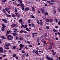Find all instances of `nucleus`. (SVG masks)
Returning <instances> with one entry per match:
<instances>
[{
	"mask_svg": "<svg viewBox=\"0 0 60 60\" xmlns=\"http://www.w3.org/2000/svg\"><path fill=\"white\" fill-rule=\"evenodd\" d=\"M13 34L14 35H15V36H16V35H17V34H16V33H13Z\"/></svg>",
	"mask_w": 60,
	"mask_h": 60,
	"instance_id": "ddd939ff",
	"label": "nucleus"
},
{
	"mask_svg": "<svg viewBox=\"0 0 60 60\" xmlns=\"http://www.w3.org/2000/svg\"><path fill=\"white\" fill-rule=\"evenodd\" d=\"M46 28L47 29H49V26H47L46 27Z\"/></svg>",
	"mask_w": 60,
	"mask_h": 60,
	"instance_id": "603ef678",
	"label": "nucleus"
},
{
	"mask_svg": "<svg viewBox=\"0 0 60 60\" xmlns=\"http://www.w3.org/2000/svg\"><path fill=\"white\" fill-rule=\"evenodd\" d=\"M25 56H29V55H28L27 54H25Z\"/></svg>",
	"mask_w": 60,
	"mask_h": 60,
	"instance_id": "c03bdc74",
	"label": "nucleus"
},
{
	"mask_svg": "<svg viewBox=\"0 0 60 60\" xmlns=\"http://www.w3.org/2000/svg\"><path fill=\"white\" fill-rule=\"evenodd\" d=\"M17 56V55L16 54H14L13 55V57H15Z\"/></svg>",
	"mask_w": 60,
	"mask_h": 60,
	"instance_id": "f3484780",
	"label": "nucleus"
},
{
	"mask_svg": "<svg viewBox=\"0 0 60 60\" xmlns=\"http://www.w3.org/2000/svg\"><path fill=\"white\" fill-rule=\"evenodd\" d=\"M20 40H21V41L23 40V38H21L20 39Z\"/></svg>",
	"mask_w": 60,
	"mask_h": 60,
	"instance_id": "052dcab7",
	"label": "nucleus"
},
{
	"mask_svg": "<svg viewBox=\"0 0 60 60\" xmlns=\"http://www.w3.org/2000/svg\"><path fill=\"white\" fill-rule=\"evenodd\" d=\"M57 34H58V35H59V36H60V33H59V32H57Z\"/></svg>",
	"mask_w": 60,
	"mask_h": 60,
	"instance_id": "3c124183",
	"label": "nucleus"
},
{
	"mask_svg": "<svg viewBox=\"0 0 60 60\" xmlns=\"http://www.w3.org/2000/svg\"><path fill=\"white\" fill-rule=\"evenodd\" d=\"M58 11L59 12H60V9H58Z\"/></svg>",
	"mask_w": 60,
	"mask_h": 60,
	"instance_id": "5fc2aeb1",
	"label": "nucleus"
},
{
	"mask_svg": "<svg viewBox=\"0 0 60 60\" xmlns=\"http://www.w3.org/2000/svg\"><path fill=\"white\" fill-rule=\"evenodd\" d=\"M7 1V0H4L3 1H2V3H3V2H6Z\"/></svg>",
	"mask_w": 60,
	"mask_h": 60,
	"instance_id": "f704fd0d",
	"label": "nucleus"
},
{
	"mask_svg": "<svg viewBox=\"0 0 60 60\" xmlns=\"http://www.w3.org/2000/svg\"><path fill=\"white\" fill-rule=\"evenodd\" d=\"M35 53L36 54H37L38 55V51H36Z\"/></svg>",
	"mask_w": 60,
	"mask_h": 60,
	"instance_id": "dca6fc26",
	"label": "nucleus"
},
{
	"mask_svg": "<svg viewBox=\"0 0 60 60\" xmlns=\"http://www.w3.org/2000/svg\"><path fill=\"white\" fill-rule=\"evenodd\" d=\"M2 39H6V38H5V37H4L2 36Z\"/></svg>",
	"mask_w": 60,
	"mask_h": 60,
	"instance_id": "aec40b11",
	"label": "nucleus"
},
{
	"mask_svg": "<svg viewBox=\"0 0 60 60\" xmlns=\"http://www.w3.org/2000/svg\"><path fill=\"white\" fill-rule=\"evenodd\" d=\"M22 52L23 53H25V51H24L23 50L22 51Z\"/></svg>",
	"mask_w": 60,
	"mask_h": 60,
	"instance_id": "6e6d98bb",
	"label": "nucleus"
},
{
	"mask_svg": "<svg viewBox=\"0 0 60 60\" xmlns=\"http://www.w3.org/2000/svg\"><path fill=\"white\" fill-rule=\"evenodd\" d=\"M16 17L17 18H18L19 17V15L18 14L16 15Z\"/></svg>",
	"mask_w": 60,
	"mask_h": 60,
	"instance_id": "c9c22d12",
	"label": "nucleus"
},
{
	"mask_svg": "<svg viewBox=\"0 0 60 60\" xmlns=\"http://www.w3.org/2000/svg\"><path fill=\"white\" fill-rule=\"evenodd\" d=\"M51 52H54V50H52L51 51Z\"/></svg>",
	"mask_w": 60,
	"mask_h": 60,
	"instance_id": "0e129e2a",
	"label": "nucleus"
},
{
	"mask_svg": "<svg viewBox=\"0 0 60 60\" xmlns=\"http://www.w3.org/2000/svg\"><path fill=\"white\" fill-rule=\"evenodd\" d=\"M15 12H17V11H17V10L16 9V8H15Z\"/></svg>",
	"mask_w": 60,
	"mask_h": 60,
	"instance_id": "e433bc0d",
	"label": "nucleus"
},
{
	"mask_svg": "<svg viewBox=\"0 0 60 60\" xmlns=\"http://www.w3.org/2000/svg\"><path fill=\"white\" fill-rule=\"evenodd\" d=\"M49 22H52L53 21V19H49Z\"/></svg>",
	"mask_w": 60,
	"mask_h": 60,
	"instance_id": "423d86ee",
	"label": "nucleus"
},
{
	"mask_svg": "<svg viewBox=\"0 0 60 60\" xmlns=\"http://www.w3.org/2000/svg\"><path fill=\"white\" fill-rule=\"evenodd\" d=\"M44 43L45 44H47V43H46V41H44Z\"/></svg>",
	"mask_w": 60,
	"mask_h": 60,
	"instance_id": "bf43d9fd",
	"label": "nucleus"
},
{
	"mask_svg": "<svg viewBox=\"0 0 60 60\" xmlns=\"http://www.w3.org/2000/svg\"><path fill=\"white\" fill-rule=\"evenodd\" d=\"M21 7H24V4L22 3L21 4Z\"/></svg>",
	"mask_w": 60,
	"mask_h": 60,
	"instance_id": "5701e85b",
	"label": "nucleus"
},
{
	"mask_svg": "<svg viewBox=\"0 0 60 60\" xmlns=\"http://www.w3.org/2000/svg\"><path fill=\"white\" fill-rule=\"evenodd\" d=\"M5 45L6 47H8L9 46V45L7 44H6Z\"/></svg>",
	"mask_w": 60,
	"mask_h": 60,
	"instance_id": "412c9836",
	"label": "nucleus"
},
{
	"mask_svg": "<svg viewBox=\"0 0 60 60\" xmlns=\"http://www.w3.org/2000/svg\"><path fill=\"white\" fill-rule=\"evenodd\" d=\"M26 27H27V25H26L24 26V28H26Z\"/></svg>",
	"mask_w": 60,
	"mask_h": 60,
	"instance_id": "a19ab883",
	"label": "nucleus"
},
{
	"mask_svg": "<svg viewBox=\"0 0 60 60\" xmlns=\"http://www.w3.org/2000/svg\"><path fill=\"white\" fill-rule=\"evenodd\" d=\"M22 57H25V55H22Z\"/></svg>",
	"mask_w": 60,
	"mask_h": 60,
	"instance_id": "09e8293b",
	"label": "nucleus"
},
{
	"mask_svg": "<svg viewBox=\"0 0 60 60\" xmlns=\"http://www.w3.org/2000/svg\"><path fill=\"white\" fill-rule=\"evenodd\" d=\"M19 46H20V49H19V50H21L23 48V47H24V45L21 44L19 45Z\"/></svg>",
	"mask_w": 60,
	"mask_h": 60,
	"instance_id": "f257e3e1",
	"label": "nucleus"
},
{
	"mask_svg": "<svg viewBox=\"0 0 60 60\" xmlns=\"http://www.w3.org/2000/svg\"><path fill=\"white\" fill-rule=\"evenodd\" d=\"M45 21L46 22H49V19H46Z\"/></svg>",
	"mask_w": 60,
	"mask_h": 60,
	"instance_id": "f8f14e48",
	"label": "nucleus"
},
{
	"mask_svg": "<svg viewBox=\"0 0 60 60\" xmlns=\"http://www.w3.org/2000/svg\"><path fill=\"white\" fill-rule=\"evenodd\" d=\"M26 43H27L30 44V42L29 41H27L26 42Z\"/></svg>",
	"mask_w": 60,
	"mask_h": 60,
	"instance_id": "a18cd8bd",
	"label": "nucleus"
},
{
	"mask_svg": "<svg viewBox=\"0 0 60 60\" xmlns=\"http://www.w3.org/2000/svg\"><path fill=\"white\" fill-rule=\"evenodd\" d=\"M7 33L8 34H10V32H9L8 31L7 32Z\"/></svg>",
	"mask_w": 60,
	"mask_h": 60,
	"instance_id": "c85d7f7f",
	"label": "nucleus"
},
{
	"mask_svg": "<svg viewBox=\"0 0 60 60\" xmlns=\"http://www.w3.org/2000/svg\"><path fill=\"white\" fill-rule=\"evenodd\" d=\"M6 49H9V48L8 47H7L6 48Z\"/></svg>",
	"mask_w": 60,
	"mask_h": 60,
	"instance_id": "774afa93",
	"label": "nucleus"
},
{
	"mask_svg": "<svg viewBox=\"0 0 60 60\" xmlns=\"http://www.w3.org/2000/svg\"><path fill=\"white\" fill-rule=\"evenodd\" d=\"M46 57L47 58V59H48V60H50V59H50V58L49 57Z\"/></svg>",
	"mask_w": 60,
	"mask_h": 60,
	"instance_id": "9d476101",
	"label": "nucleus"
},
{
	"mask_svg": "<svg viewBox=\"0 0 60 60\" xmlns=\"http://www.w3.org/2000/svg\"><path fill=\"white\" fill-rule=\"evenodd\" d=\"M23 31L22 30H21L20 31V34H22V33H23Z\"/></svg>",
	"mask_w": 60,
	"mask_h": 60,
	"instance_id": "b1692460",
	"label": "nucleus"
},
{
	"mask_svg": "<svg viewBox=\"0 0 60 60\" xmlns=\"http://www.w3.org/2000/svg\"><path fill=\"white\" fill-rule=\"evenodd\" d=\"M7 40H11V38L9 37H7Z\"/></svg>",
	"mask_w": 60,
	"mask_h": 60,
	"instance_id": "9b49d317",
	"label": "nucleus"
},
{
	"mask_svg": "<svg viewBox=\"0 0 60 60\" xmlns=\"http://www.w3.org/2000/svg\"><path fill=\"white\" fill-rule=\"evenodd\" d=\"M4 23H6L7 22V20H5L4 21Z\"/></svg>",
	"mask_w": 60,
	"mask_h": 60,
	"instance_id": "37998d69",
	"label": "nucleus"
},
{
	"mask_svg": "<svg viewBox=\"0 0 60 60\" xmlns=\"http://www.w3.org/2000/svg\"><path fill=\"white\" fill-rule=\"evenodd\" d=\"M26 29V31H28V32H29L30 31V30L28 28H27Z\"/></svg>",
	"mask_w": 60,
	"mask_h": 60,
	"instance_id": "6e6552de",
	"label": "nucleus"
},
{
	"mask_svg": "<svg viewBox=\"0 0 60 60\" xmlns=\"http://www.w3.org/2000/svg\"><path fill=\"white\" fill-rule=\"evenodd\" d=\"M53 32H57V30L55 29H53L52 30Z\"/></svg>",
	"mask_w": 60,
	"mask_h": 60,
	"instance_id": "2eb2a0df",
	"label": "nucleus"
},
{
	"mask_svg": "<svg viewBox=\"0 0 60 60\" xmlns=\"http://www.w3.org/2000/svg\"><path fill=\"white\" fill-rule=\"evenodd\" d=\"M17 30H18V29H14L13 30L15 31H17Z\"/></svg>",
	"mask_w": 60,
	"mask_h": 60,
	"instance_id": "cd10ccee",
	"label": "nucleus"
},
{
	"mask_svg": "<svg viewBox=\"0 0 60 60\" xmlns=\"http://www.w3.org/2000/svg\"><path fill=\"white\" fill-rule=\"evenodd\" d=\"M28 23H30V21H31V20H30V19H29L28 20Z\"/></svg>",
	"mask_w": 60,
	"mask_h": 60,
	"instance_id": "49530a36",
	"label": "nucleus"
},
{
	"mask_svg": "<svg viewBox=\"0 0 60 60\" xmlns=\"http://www.w3.org/2000/svg\"><path fill=\"white\" fill-rule=\"evenodd\" d=\"M32 10L34 11H35V9H34V8L33 7H32Z\"/></svg>",
	"mask_w": 60,
	"mask_h": 60,
	"instance_id": "0eeeda50",
	"label": "nucleus"
},
{
	"mask_svg": "<svg viewBox=\"0 0 60 60\" xmlns=\"http://www.w3.org/2000/svg\"><path fill=\"white\" fill-rule=\"evenodd\" d=\"M1 30L2 31H3V32H4V29L2 28L1 29Z\"/></svg>",
	"mask_w": 60,
	"mask_h": 60,
	"instance_id": "de8ad7c7",
	"label": "nucleus"
},
{
	"mask_svg": "<svg viewBox=\"0 0 60 60\" xmlns=\"http://www.w3.org/2000/svg\"><path fill=\"white\" fill-rule=\"evenodd\" d=\"M12 17H15V15H12Z\"/></svg>",
	"mask_w": 60,
	"mask_h": 60,
	"instance_id": "79ce46f5",
	"label": "nucleus"
},
{
	"mask_svg": "<svg viewBox=\"0 0 60 60\" xmlns=\"http://www.w3.org/2000/svg\"><path fill=\"white\" fill-rule=\"evenodd\" d=\"M3 11L4 13H6V12L5 11V10L4 9H3Z\"/></svg>",
	"mask_w": 60,
	"mask_h": 60,
	"instance_id": "1a4fd4ad",
	"label": "nucleus"
},
{
	"mask_svg": "<svg viewBox=\"0 0 60 60\" xmlns=\"http://www.w3.org/2000/svg\"><path fill=\"white\" fill-rule=\"evenodd\" d=\"M19 22H22V19H21L19 20Z\"/></svg>",
	"mask_w": 60,
	"mask_h": 60,
	"instance_id": "4468645a",
	"label": "nucleus"
},
{
	"mask_svg": "<svg viewBox=\"0 0 60 60\" xmlns=\"http://www.w3.org/2000/svg\"><path fill=\"white\" fill-rule=\"evenodd\" d=\"M16 26V24H13L11 25V26L12 27H15V26Z\"/></svg>",
	"mask_w": 60,
	"mask_h": 60,
	"instance_id": "7ed1b4c3",
	"label": "nucleus"
},
{
	"mask_svg": "<svg viewBox=\"0 0 60 60\" xmlns=\"http://www.w3.org/2000/svg\"><path fill=\"white\" fill-rule=\"evenodd\" d=\"M23 33H27V32L25 30L23 31Z\"/></svg>",
	"mask_w": 60,
	"mask_h": 60,
	"instance_id": "72a5a7b5",
	"label": "nucleus"
},
{
	"mask_svg": "<svg viewBox=\"0 0 60 60\" xmlns=\"http://www.w3.org/2000/svg\"><path fill=\"white\" fill-rule=\"evenodd\" d=\"M45 15H48V12H46L45 13Z\"/></svg>",
	"mask_w": 60,
	"mask_h": 60,
	"instance_id": "ea45409f",
	"label": "nucleus"
},
{
	"mask_svg": "<svg viewBox=\"0 0 60 60\" xmlns=\"http://www.w3.org/2000/svg\"><path fill=\"white\" fill-rule=\"evenodd\" d=\"M40 10H41V11H42V13H44V9L43 8H41L40 9Z\"/></svg>",
	"mask_w": 60,
	"mask_h": 60,
	"instance_id": "f03ea898",
	"label": "nucleus"
},
{
	"mask_svg": "<svg viewBox=\"0 0 60 60\" xmlns=\"http://www.w3.org/2000/svg\"><path fill=\"white\" fill-rule=\"evenodd\" d=\"M58 25H60V22H59L58 23Z\"/></svg>",
	"mask_w": 60,
	"mask_h": 60,
	"instance_id": "e2e57ef3",
	"label": "nucleus"
},
{
	"mask_svg": "<svg viewBox=\"0 0 60 60\" xmlns=\"http://www.w3.org/2000/svg\"><path fill=\"white\" fill-rule=\"evenodd\" d=\"M8 37H11V35H8Z\"/></svg>",
	"mask_w": 60,
	"mask_h": 60,
	"instance_id": "4d7b16f0",
	"label": "nucleus"
},
{
	"mask_svg": "<svg viewBox=\"0 0 60 60\" xmlns=\"http://www.w3.org/2000/svg\"><path fill=\"white\" fill-rule=\"evenodd\" d=\"M16 40H19V37H18L16 36Z\"/></svg>",
	"mask_w": 60,
	"mask_h": 60,
	"instance_id": "c756f323",
	"label": "nucleus"
},
{
	"mask_svg": "<svg viewBox=\"0 0 60 60\" xmlns=\"http://www.w3.org/2000/svg\"><path fill=\"white\" fill-rule=\"evenodd\" d=\"M47 33H45L44 34V37H46L47 36Z\"/></svg>",
	"mask_w": 60,
	"mask_h": 60,
	"instance_id": "39448f33",
	"label": "nucleus"
},
{
	"mask_svg": "<svg viewBox=\"0 0 60 60\" xmlns=\"http://www.w3.org/2000/svg\"><path fill=\"white\" fill-rule=\"evenodd\" d=\"M51 1L52 2H55V1L53 0H51Z\"/></svg>",
	"mask_w": 60,
	"mask_h": 60,
	"instance_id": "864d4df0",
	"label": "nucleus"
},
{
	"mask_svg": "<svg viewBox=\"0 0 60 60\" xmlns=\"http://www.w3.org/2000/svg\"><path fill=\"white\" fill-rule=\"evenodd\" d=\"M2 26L3 27V28L4 29L6 27V26H5V25H4V24H3Z\"/></svg>",
	"mask_w": 60,
	"mask_h": 60,
	"instance_id": "20e7f679",
	"label": "nucleus"
},
{
	"mask_svg": "<svg viewBox=\"0 0 60 60\" xmlns=\"http://www.w3.org/2000/svg\"><path fill=\"white\" fill-rule=\"evenodd\" d=\"M22 10H24V7H22Z\"/></svg>",
	"mask_w": 60,
	"mask_h": 60,
	"instance_id": "4c0bfd02",
	"label": "nucleus"
},
{
	"mask_svg": "<svg viewBox=\"0 0 60 60\" xmlns=\"http://www.w3.org/2000/svg\"><path fill=\"white\" fill-rule=\"evenodd\" d=\"M55 20L56 21V22H57V21H58L57 19H55Z\"/></svg>",
	"mask_w": 60,
	"mask_h": 60,
	"instance_id": "338daca9",
	"label": "nucleus"
},
{
	"mask_svg": "<svg viewBox=\"0 0 60 60\" xmlns=\"http://www.w3.org/2000/svg\"><path fill=\"white\" fill-rule=\"evenodd\" d=\"M31 18H34V19L35 18V17L34 16V15H31Z\"/></svg>",
	"mask_w": 60,
	"mask_h": 60,
	"instance_id": "a211bd4d",
	"label": "nucleus"
},
{
	"mask_svg": "<svg viewBox=\"0 0 60 60\" xmlns=\"http://www.w3.org/2000/svg\"><path fill=\"white\" fill-rule=\"evenodd\" d=\"M6 20V19H2V21H5Z\"/></svg>",
	"mask_w": 60,
	"mask_h": 60,
	"instance_id": "7c9ffc66",
	"label": "nucleus"
},
{
	"mask_svg": "<svg viewBox=\"0 0 60 60\" xmlns=\"http://www.w3.org/2000/svg\"><path fill=\"white\" fill-rule=\"evenodd\" d=\"M3 48L1 47H0V50H3Z\"/></svg>",
	"mask_w": 60,
	"mask_h": 60,
	"instance_id": "473e14b6",
	"label": "nucleus"
},
{
	"mask_svg": "<svg viewBox=\"0 0 60 60\" xmlns=\"http://www.w3.org/2000/svg\"><path fill=\"white\" fill-rule=\"evenodd\" d=\"M39 24H40V25H42V22H40V23H39Z\"/></svg>",
	"mask_w": 60,
	"mask_h": 60,
	"instance_id": "2f4dec72",
	"label": "nucleus"
},
{
	"mask_svg": "<svg viewBox=\"0 0 60 60\" xmlns=\"http://www.w3.org/2000/svg\"><path fill=\"white\" fill-rule=\"evenodd\" d=\"M32 26V27H34V23H32L31 24Z\"/></svg>",
	"mask_w": 60,
	"mask_h": 60,
	"instance_id": "4be33fe9",
	"label": "nucleus"
},
{
	"mask_svg": "<svg viewBox=\"0 0 60 60\" xmlns=\"http://www.w3.org/2000/svg\"><path fill=\"white\" fill-rule=\"evenodd\" d=\"M7 17H8V18H9V17H11V15H7Z\"/></svg>",
	"mask_w": 60,
	"mask_h": 60,
	"instance_id": "393cba45",
	"label": "nucleus"
},
{
	"mask_svg": "<svg viewBox=\"0 0 60 60\" xmlns=\"http://www.w3.org/2000/svg\"><path fill=\"white\" fill-rule=\"evenodd\" d=\"M55 27H56V28H58V26H55Z\"/></svg>",
	"mask_w": 60,
	"mask_h": 60,
	"instance_id": "680f3d73",
	"label": "nucleus"
},
{
	"mask_svg": "<svg viewBox=\"0 0 60 60\" xmlns=\"http://www.w3.org/2000/svg\"><path fill=\"white\" fill-rule=\"evenodd\" d=\"M36 20L38 23L39 24H40V22H39L38 20V19H37Z\"/></svg>",
	"mask_w": 60,
	"mask_h": 60,
	"instance_id": "bb28decb",
	"label": "nucleus"
},
{
	"mask_svg": "<svg viewBox=\"0 0 60 60\" xmlns=\"http://www.w3.org/2000/svg\"><path fill=\"white\" fill-rule=\"evenodd\" d=\"M16 48V46H13L12 48V49H15Z\"/></svg>",
	"mask_w": 60,
	"mask_h": 60,
	"instance_id": "a878e982",
	"label": "nucleus"
},
{
	"mask_svg": "<svg viewBox=\"0 0 60 60\" xmlns=\"http://www.w3.org/2000/svg\"><path fill=\"white\" fill-rule=\"evenodd\" d=\"M37 41L38 42H39V38H38L37 40Z\"/></svg>",
	"mask_w": 60,
	"mask_h": 60,
	"instance_id": "8fccbe9b",
	"label": "nucleus"
},
{
	"mask_svg": "<svg viewBox=\"0 0 60 60\" xmlns=\"http://www.w3.org/2000/svg\"><path fill=\"white\" fill-rule=\"evenodd\" d=\"M26 8L27 10H29V8L28 7Z\"/></svg>",
	"mask_w": 60,
	"mask_h": 60,
	"instance_id": "58836bf2",
	"label": "nucleus"
},
{
	"mask_svg": "<svg viewBox=\"0 0 60 60\" xmlns=\"http://www.w3.org/2000/svg\"><path fill=\"white\" fill-rule=\"evenodd\" d=\"M20 2V4H22V0Z\"/></svg>",
	"mask_w": 60,
	"mask_h": 60,
	"instance_id": "13d9d810",
	"label": "nucleus"
},
{
	"mask_svg": "<svg viewBox=\"0 0 60 60\" xmlns=\"http://www.w3.org/2000/svg\"><path fill=\"white\" fill-rule=\"evenodd\" d=\"M24 26H25V25H23L21 27L22 28H24Z\"/></svg>",
	"mask_w": 60,
	"mask_h": 60,
	"instance_id": "6ab92c4d",
	"label": "nucleus"
},
{
	"mask_svg": "<svg viewBox=\"0 0 60 60\" xmlns=\"http://www.w3.org/2000/svg\"><path fill=\"white\" fill-rule=\"evenodd\" d=\"M5 56H6V55H4L3 56V57H5Z\"/></svg>",
	"mask_w": 60,
	"mask_h": 60,
	"instance_id": "69168bd1",
	"label": "nucleus"
}]
</instances>
